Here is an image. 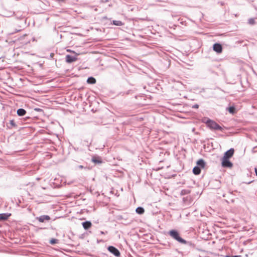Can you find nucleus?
<instances>
[{
	"label": "nucleus",
	"mask_w": 257,
	"mask_h": 257,
	"mask_svg": "<svg viewBox=\"0 0 257 257\" xmlns=\"http://www.w3.org/2000/svg\"><path fill=\"white\" fill-rule=\"evenodd\" d=\"M221 165L223 167L231 168L232 167V163L229 160V159L222 158Z\"/></svg>",
	"instance_id": "20e7f679"
},
{
	"label": "nucleus",
	"mask_w": 257,
	"mask_h": 257,
	"mask_svg": "<svg viewBox=\"0 0 257 257\" xmlns=\"http://www.w3.org/2000/svg\"><path fill=\"white\" fill-rule=\"evenodd\" d=\"M203 122L205 123L207 126L211 130L222 131V128L214 121L208 118L203 119Z\"/></svg>",
	"instance_id": "f257e3e1"
},
{
	"label": "nucleus",
	"mask_w": 257,
	"mask_h": 257,
	"mask_svg": "<svg viewBox=\"0 0 257 257\" xmlns=\"http://www.w3.org/2000/svg\"><path fill=\"white\" fill-rule=\"evenodd\" d=\"M11 123L13 124V121H11Z\"/></svg>",
	"instance_id": "b1692460"
},
{
	"label": "nucleus",
	"mask_w": 257,
	"mask_h": 257,
	"mask_svg": "<svg viewBox=\"0 0 257 257\" xmlns=\"http://www.w3.org/2000/svg\"><path fill=\"white\" fill-rule=\"evenodd\" d=\"M108 249L111 253L113 254L115 256H119L120 252L119 250L115 247L112 246H110L108 247Z\"/></svg>",
	"instance_id": "39448f33"
},
{
	"label": "nucleus",
	"mask_w": 257,
	"mask_h": 257,
	"mask_svg": "<svg viewBox=\"0 0 257 257\" xmlns=\"http://www.w3.org/2000/svg\"><path fill=\"white\" fill-rule=\"evenodd\" d=\"M233 154L234 149H230L224 153L223 158L226 159H229L233 156Z\"/></svg>",
	"instance_id": "0eeeda50"
},
{
	"label": "nucleus",
	"mask_w": 257,
	"mask_h": 257,
	"mask_svg": "<svg viewBox=\"0 0 257 257\" xmlns=\"http://www.w3.org/2000/svg\"><path fill=\"white\" fill-rule=\"evenodd\" d=\"M26 113V111L22 108H20L17 110V114L19 116H23Z\"/></svg>",
	"instance_id": "9b49d317"
},
{
	"label": "nucleus",
	"mask_w": 257,
	"mask_h": 257,
	"mask_svg": "<svg viewBox=\"0 0 257 257\" xmlns=\"http://www.w3.org/2000/svg\"><path fill=\"white\" fill-rule=\"evenodd\" d=\"M213 49L216 52L220 53L222 51V47L221 44L215 43L213 46Z\"/></svg>",
	"instance_id": "423d86ee"
},
{
	"label": "nucleus",
	"mask_w": 257,
	"mask_h": 257,
	"mask_svg": "<svg viewBox=\"0 0 257 257\" xmlns=\"http://www.w3.org/2000/svg\"><path fill=\"white\" fill-rule=\"evenodd\" d=\"M92 225V223L90 221H87L82 223V226L85 229H88L90 228Z\"/></svg>",
	"instance_id": "1a4fd4ad"
},
{
	"label": "nucleus",
	"mask_w": 257,
	"mask_h": 257,
	"mask_svg": "<svg viewBox=\"0 0 257 257\" xmlns=\"http://www.w3.org/2000/svg\"><path fill=\"white\" fill-rule=\"evenodd\" d=\"M248 24L253 25L255 24V21L253 19L250 18L248 21Z\"/></svg>",
	"instance_id": "a211bd4d"
},
{
	"label": "nucleus",
	"mask_w": 257,
	"mask_h": 257,
	"mask_svg": "<svg viewBox=\"0 0 257 257\" xmlns=\"http://www.w3.org/2000/svg\"><path fill=\"white\" fill-rule=\"evenodd\" d=\"M87 82L89 84H94L96 82V80L93 77H89L87 80Z\"/></svg>",
	"instance_id": "2eb2a0df"
},
{
	"label": "nucleus",
	"mask_w": 257,
	"mask_h": 257,
	"mask_svg": "<svg viewBox=\"0 0 257 257\" xmlns=\"http://www.w3.org/2000/svg\"><path fill=\"white\" fill-rule=\"evenodd\" d=\"M77 54L73 52L72 54L66 56V61L69 63L74 62L77 60Z\"/></svg>",
	"instance_id": "7ed1b4c3"
},
{
	"label": "nucleus",
	"mask_w": 257,
	"mask_h": 257,
	"mask_svg": "<svg viewBox=\"0 0 257 257\" xmlns=\"http://www.w3.org/2000/svg\"><path fill=\"white\" fill-rule=\"evenodd\" d=\"M92 161L94 163H100V161H97V160H96L95 159H92Z\"/></svg>",
	"instance_id": "412c9836"
},
{
	"label": "nucleus",
	"mask_w": 257,
	"mask_h": 257,
	"mask_svg": "<svg viewBox=\"0 0 257 257\" xmlns=\"http://www.w3.org/2000/svg\"><path fill=\"white\" fill-rule=\"evenodd\" d=\"M199 107V105L198 104H195L192 107L195 108H198Z\"/></svg>",
	"instance_id": "aec40b11"
},
{
	"label": "nucleus",
	"mask_w": 257,
	"mask_h": 257,
	"mask_svg": "<svg viewBox=\"0 0 257 257\" xmlns=\"http://www.w3.org/2000/svg\"><path fill=\"white\" fill-rule=\"evenodd\" d=\"M170 235L174 239L177 240L178 242L183 243V244H186V241L183 238H182L181 237H180L179 234L178 232L174 230H172L170 231L169 232Z\"/></svg>",
	"instance_id": "f03ea898"
},
{
	"label": "nucleus",
	"mask_w": 257,
	"mask_h": 257,
	"mask_svg": "<svg viewBox=\"0 0 257 257\" xmlns=\"http://www.w3.org/2000/svg\"><path fill=\"white\" fill-rule=\"evenodd\" d=\"M136 211L137 213L139 214H142L144 213V209L141 207H139L137 208Z\"/></svg>",
	"instance_id": "4468645a"
},
{
	"label": "nucleus",
	"mask_w": 257,
	"mask_h": 257,
	"mask_svg": "<svg viewBox=\"0 0 257 257\" xmlns=\"http://www.w3.org/2000/svg\"><path fill=\"white\" fill-rule=\"evenodd\" d=\"M228 111L231 113H233L234 112L235 108L233 106L229 107L228 108Z\"/></svg>",
	"instance_id": "f3484780"
},
{
	"label": "nucleus",
	"mask_w": 257,
	"mask_h": 257,
	"mask_svg": "<svg viewBox=\"0 0 257 257\" xmlns=\"http://www.w3.org/2000/svg\"><path fill=\"white\" fill-rule=\"evenodd\" d=\"M37 219L40 222H43L45 220H49L50 217L48 215H42L37 218Z\"/></svg>",
	"instance_id": "6e6552de"
},
{
	"label": "nucleus",
	"mask_w": 257,
	"mask_h": 257,
	"mask_svg": "<svg viewBox=\"0 0 257 257\" xmlns=\"http://www.w3.org/2000/svg\"><path fill=\"white\" fill-rule=\"evenodd\" d=\"M50 242L51 244H53L58 242V240L56 239H52L50 240Z\"/></svg>",
	"instance_id": "6ab92c4d"
},
{
	"label": "nucleus",
	"mask_w": 257,
	"mask_h": 257,
	"mask_svg": "<svg viewBox=\"0 0 257 257\" xmlns=\"http://www.w3.org/2000/svg\"><path fill=\"white\" fill-rule=\"evenodd\" d=\"M113 24L115 26H121L123 25V23L120 21H113Z\"/></svg>",
	"instance_id": "dca6fc26"
},
{
	"label": "nucleus",
	"mask_w": 257,
	"mask_h": 257,
	"mask_svg": "<svg viewBox=\"0 0 257 257\" xmlns=\"http://www.w3.org/2000/svg\"><path fill=\"white\" fill-rule=\"evenodd\" d=\"M10 214H8L7 213L0 214V220H6L10 216Z\"/></svg>",
	"instance_id": "9d476101"
},
{
	"label": "nucleus",
	"mask_w": 257,
	"mask_h": 257,
	"mask_svg": "<svg viewBox=\"0 0 257 257\" xmlns=\"http://www.w3.org/2000/svg\"><path fill=\"white\" fill-rule=\"evenodd\" d=\"M197 164L199 166L201 167V168H203L205 166V162L203 160L200 159L197 162Z\"/></svg>",
	"instance_id": "ddd939ff"
},
{
	"label": "nucleus",
	"mask_w": 257,
	"mask_h": 257,
	"mask_svg": "<svg viewBox=\"0 0 257 257\" xmlns=\"http://www.w3.org/2000/svg\"><path fill=\"white\" fill-rule=\"evenodd\" d=\"M100 233H101V234H105V233H104L103 231H100Z\"/></svg>",
	"instance_id": "5701e85b"
},
{
	"label": "nucleus",
	"mask_w": 257,
	"mask_h": 257,
	"mask_svg": "<svg viewBox=\"0 0 257 257\" xmlns=\"http://www.w3.org/2000/svg\"><path fill=\"white\" fill-rule=\"evenodd\" d=\"M255 172L256 175L257 176V168H255Z\"/></svg>",
	"instance_id": "4be33fe9"
},
{
	"label": "nucleus",
	"mask_w": 257,
	"mask_h": 257,
	"mask_svg": "<svg viewBox=\"0 0 257 257\" xmlns=\"http://www.w3.org/2000/svg\"><path fill=\"white\" fill-rule=\"evenodd\" d=\"M200 168L199 167L196 166L193 169V172L195 175H199L200 173Z\"/></svg>",
	"instance_id": "f8f14e48"
}]
</instances>
